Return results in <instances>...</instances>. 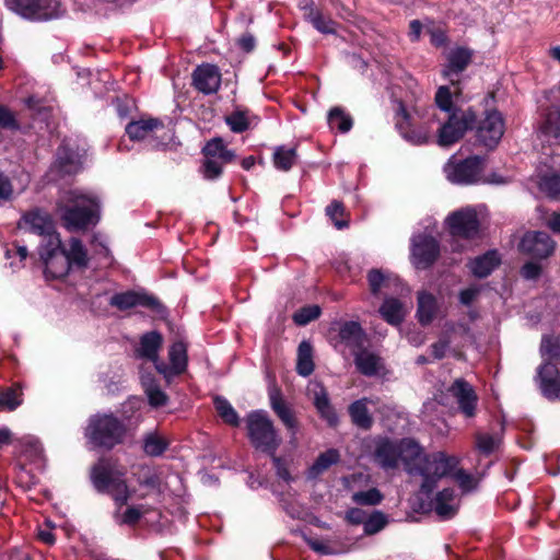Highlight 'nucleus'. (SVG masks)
Instances as JSON below:
<instances>
[{"label": "nucleus", "mask_w": 560, "mask_h": 560, "mask_svg": "<svg viewBox=\"0 0 560 560\" xmlns=\"http://www.w3.org/2000/svg\"><path fill=\"white\" fill-rule=\"evenodd\" d=\"M434 102L436 107L446 114V119L440 122L436 130L435 143L441 148L452 147L474 128L477 120V110L472 106L462 108L455 105L447 85L438 89Z\"/></svg>", "instance_id": "f257e3e1"}, {"label": "nucleus", "mask_w": 560, "mask_h": 560, "mask_svg": "<svg viewBox=\"0 0 560 560\" xmlns=\"http://www.w3.org/2000/svg\"><path fill=\"white\" fill-rule=\"evenodd\" d=\"M57 208L63 228L70 232L86 231L101 220V202L96 197L71 192Z\"/></svg>", "instance_id": "f03ea898"}, {"label": "nucleus", "mask_w": 560, "mask_h": 560, "mask_svg": "<svg viewBox=\"0 0 560 560\" xmlns=\"http://www.w3.org/2000/svg\"><path fill=\"white\" fill-rule=\"evenodd\" d=\"M125 469L117 468L116 464L106 457L100 458L90 469V480L94 489L100 493H107L120 509L132 497L125 478Z\"/></svg>", "instance_id": "7ed1b4c3"}, {"label": "nucleus", "mask_w": 560, "mask_h": 560, "mask_svg": "<svg viewBox=\"0 0 560 560\" xmlns=\"http://www.w3.org/2000/svg\"><path fill=\"white\" fill-rule=\"evenodd\" d=\"M127 433L126 424L113 413L90 417L84 435L94 447L112 450L121 444Z\"/></svg>", "instance_id": "20e7f679"}, {"label": "nucleus", "mask_w": 560, "mask_h": 560, "mask_svg": "<svg viewBox=\"0 0 560 560\" xmlns=\"http://www.w3.org/2000/svg\"><path fill=\"white\" fill-rule=\"evenodd\" d=\"M201 164L199 172L207 180H217L223 174L225 165L233 163L237 155L220 137L212 138L201 149Z\"/></svg>", "instance_id": "39448f33"}, {"label": "nucleus", "mask_w": 560, "mask_h": 560, "mask_svg": "<svg viewBox=\"0 0 560 560\" xmlns=\"http://www.w3.org/2000/svg\"><path fill=\"white\" fill-rule=\"evenodd\" d=\"M395 103L397 107L394 121L395 128L399 135L413 145H422L432 142L433 133L430 124L434 121H438L439 124L442 122L441 119L438 118L436 114L433 113L427 121L416 125L404 101L396 100Z\"/></svg>", "instance_id": "423d86ee"}, {"label": "nucleus", "mask_w": 560, "mask_h": 560, "mask_svg": "<svg viewBox=\"0 0 560 560\" xmlns=\"http://www.w3.org/2000/svg\"><path fill=\"white\" fill-rule=\"evenodd\" d=\"M459 464V458L450 456L444 452H436L427 455L421 467L418 468V474L422 477L421 491L430 494L436 487L438 481L445 476L451 475Z\"/></svg>", "instance_id": "0eeeda50"}, {"label": "nucleus", "mask_w": 560, "mask_h": 560, "mask_svg": "<svg viewBox=\"0 0 560 560\" xmlns=\"http://www.w3.org/2000/svg\"><path fill=\"white\" fill-rule=\"evenodd\" d=\"M248 438L252 444L268 454L276 453L281 443L272 421L261 411L250 412L246 418Z\"/></svg>", "instance_id": "6e6552de"}, {"label": "nucleus", "mask_w": 560, "mask_h": 560, "mask_svg": "<svg viewBox=\"0 0 560 560\" xmlns=\"http://www.w3.org/2000/svg\"><path fill=\"white\" fill-rule=\"evenodd\" d=\"M487 159L481 155H470L463 160L451 159L444 172L446 178L456 185L471 186L482 182V173L486 170Z\"/></svg>", "instance_id": "1a4fd4ad"}, {"label": "nucleus", "mask_w": 560, "mask_h": 560, "mask_svg": "<svg viewBox=\"0 0 560 560\" xmlns=\"http://www.w3.org/2000/svg\"><path fill=\"white\" fill-rule=\"evenodd\" d=\"M38 254L45 266L46 277L61 279L68 276L71 266L67 259L66 248L62 245L60 235H54L51 241L42 244Z\"/></svg>", "instance_id": "9d476101"}, {"label": "nucleus", "mask_w": 560, "mask_h": 560, "mask_svg": "<svg viewBox=\"0 0 560 560\" xmlns=\"http://www.w3.org/2000/svg\"><path fill=\"white\" fill-rule=\"evenodd\" d=\"M471 130L476 131L477 142L492 151L499 145L505 132L504 117L502 113L495 108L486 109L483 117L480 120H476Z\"/></svg>", "instance_id": "9b49d317"}, {"label": "nucleus", "mask_w": 560, "mask_h": 560, "mask_svg": "<svg viewBox=\"0 0 560 560\" xmlns=\"http://www.w3.org/2000/svg\"><path fill=\"white\" fill-rule=\"evenodd\" d=\"M108 304L121 312L141 306L153 312L160 317H165L167 315V308L163 303L155 295L149 294L143 290H127L125 292L115 293L110 296Z\"/></svg>", "instance_id": "f8f14e48"}, {"label": "nucleus", "mask_w": 560, "mask_h": 560, "mask_svg": "<svg viewBox=\"0 0 560 560\" xmlns=\"http://www.w3.org/2000/svg\"><path fill=\"white\" fill-rule=\"evenodd\" d=\"M9 10L30 21H48L59 16L57 0H5Z\"/></svg>", "instance_id": "ddd939ff"}, {"label": "nucleus", "mask_w": 560, "mask_h": 560, "mask_svg": "<svg viewBox=\"0 0 560 560\" xmlns=\"http://www.w3.org/2000/svg\"><path fill=\"white\" fill-rule=\"evenodd\" d=\"M537 381L546 398L560 399V352H547L538 368Z\"/></svg>", "instance_id": "4468645a"}, {"label": "nucleus", "mask_w": 560, "mask_h": 560, "mask_svg": "<svg viewBox=\"0 0 560 560\" xmlns=\"http://www.w3.org/2000/svg\"><path fill=\"white\" fill-rule=\"evenodd\" d=\"M557 243L544 231H529L522 237L518 248L535 260H546L555 254Z\"/></svg>", "instance_id": "2eb2a0df"}, {"label": "nucleus", "mask_w": 560, "mask_h": 560, "mask_svg": "<svg viewBox=\"0 0 560 560\" xmlns=\"http://www.w3.org/2000/svg\"><path fill=\"white\" fill-rule=\"evenodd\" d=\"M18 228L44 236L45 243L51 241L54 235H60L56 231L50 213L38 207L25 211L18 222Z\"/></svg>", "instance_id": "dca6fc26"}, {"label": "nucleus", "mask_w": 560, "mask_h": 560, "mask_svg": "<svg viewBox=\"0 0 560 560\" xmlns=\"http://www.w3.org/2000/svg\"><path fill=\"white\" fill-rule=\"evenodd\" d=\"M440 254V243L434 236L418 234L412 238L411 256L417 268H430L439 259Z\"/></svg>", "instance_id": "f3484780"}, {"label": "nucleus", "mask_w": 560, "mask_h": 560, "mask_svg": "<svg viewBox=\"0 0 560 560\" xmlns=\"http://www.w3.org/2000/svg\"><path fill=\"white\" fill-rule=\"evenodd\" d=\"M446 222L450 234L454 237L471 240L479 233L480 222L477 212L471 208L454 211Z\"/></svg>", "instance_id": "a211bd4d"}, {"label": "nucleus", "mask_w": 560, "mask_h": 560, "mask_svg": "<svg viewBox=\"0 0 560 560\" xmlns=\"http://www.w3.org/2000/svg\"><path fill=\"white\" fill-rule=\"evenodd\" d=\"M140 358L152 362L165 378L182 373L187 365L186 352H139Z\"/></svg>", "instance_id": "6ab92c4d"}, {"label": "nucleus", "mask_w": 560, "mask_h": 560, "mask_svg": "<svg viewBox=\"0 0 560 560\" xmlns=\"http://www.w3.org/2000/svg\"><path fill=\"white\" fill-rule=\"evenodd\" d=\"M51 168L60 177L75 175L83 168V154L78 147L62 142L56 150Z\"/></svg>", "instance_id": "aec40b11"}, {"label": "nucleus", "mask_w": 560, "mask_h": 560, "mask_svg": "<svg viewBox=\"0 0 560 560\" xmlns=\"http://www.w3.org/2000/svg\"><path fill=\"white\" fill-rule=\"evenodd\" d=\"M455 399L459 412L465 418H474L477 415L478 395L474 387L464 378H456L448 388Z\"/></svg>", "instance_id": "412c9836"}, {"label": "nucleus", "mask_w": 560, "mask_h": 560, "mask_svg": "<svg viewBox=\"0 0 560 560\" xmlns=\"http://www.w3.org/2000/svg\"><path fill=\"white\" fill-rule=\"evenodd\" d=\"M221 72L218 66L202 63L191 73L192 86L205 95L214 94L221 86Z\"/></svg>", "instance_id": "4be33fe9"}, {"label": "nucleus", "mask_w": 560, "mask_h": 560, "mask_svg": "<svg viewBox=\"0 0 560 560\" xmlns=\"http://www.w3.org/2000/svg\"><path fill=\"white\" fill-rule=\"evenodd\" d=\"M307 396L312 400L320 418L330 427L337 425L338 416L330 402L328 392L324 385L319 382H311L307 386Z\"/></svg>", "instance_id": "5701e85b"}, {"label": "nucleus", "mask_w": 560, "mask_h": 560, "mask_svg": "<svg viewBox=\"0 0 560 560\" xmlns=\"http://www.w3.org/2000/svg\"><path fill=\"white\" fill-rule=\"evenodd\" d=\"M338 338L340 345L350 350H368V337L360 323L347 320L339 324Z\"/></svg>", "instance_id": "b1692460"}, {"label": "nucleus", "mask_w": 560, "mask_h": 560, "mask_svg": "<svg viewBox=\"0 0 560 560\" xmlns=\"http://www.w3.org/2000/svg\"><path fill=\"white\" fill-rule=\"evenodd\" d=\"M399 460L405 465L406 470L410 475L418 474L427 454L423 453L421 446L411 439H404L398 442Z\"/></svg>", "instance_id": "393cba45"}, {"label": "nucleus", "mask_w": 560, "mask_h": 560, "mask_svg": "<svg viewBox=\"0 0 560 560\" xmlns=\"http://www.w3.org/2000/svg\"><path fill=\"white\" fill-rule=\"evenodd\" d=\"M474 51L464 46L452 49L447 56V65L443 70L445 78L452 74H459L464 72L472 61Z\"/></svg>", "instance_id": "a878e982"}, {"label": "nucleus", "mask_w": 560, "mask_h": 560, "mask_svg": "<svg viewBox=\"0 0 560 560\" xmlns=\"http://www.w3.org/2000/svg\"><path fill=\"white\" fill-rule=\"evenodd\" d=\"M501 264V257L495 249L487 250L471 260L469 267L471 273L479 279L490 276Z\"/></svg>", "instance_id": "bb28decb"}, {"label": "nucleus", "mask_w": 560, "mask_h": 560, "mask_svg": "<svg viewBox=\"0 0 560 560\" xmlns=\"http://www.w3.org/2000/svg\"><path fill=\"white\" fill-rule=\"evenodd\" d=\"M270 406L276 415L280 418L283 424L295 434L298 429V421L292 410L288 407L282 398L281 392L277 387L269 390Z\"/></svg>", "instance_id": "cd10ccee"}, {"label": "nucleus", "mask_w": 560, "mask_h": 560, "mask_svg": "<svg viewBox=\"0 0 560 560\" xmlns=\"http://www.w3.org/2000/svg\"><path fill=\"white\" fill-rule=\"evenodd\" d=\"M375 462L384 469H394L399 463L398 443L383 440L377 443L374 452Z\"/></svg>", "instance_id": "c85d7f7f"}, {"label": "nucleus", "mask_w": 560, "mask_h": 560, "mask_svg": "<svg viewBox=\"0 0 560 560\" xmlns=\"http://www.w3.org/2000/svg\"><path fill=\"white\" fill-rule=\"evenodd\" d=\"M160 128H164L163 121L159 118L150 117L129 121L125 131L130 140L139 141Z\"/></svg>", "instance_id": "c756f323"}, {"label": "nucleus", "mask_w": 560, "mask_h": 560, "mask_svg": "<svg viewBox=\"0 0 560 560\" xmlns=\"http://www.w3.org/2000/svg\"><path fill=\"white\" fill-rule=\"evenodd\" d=\"M438 311V302L435 296L430 292H420L418 294L417 317L421 325H429L435 317Z\"/></svg>", "instance_id": "7c9ffc66"}, {"label": "nucleus", "mask_w": 560, "mask_h": 560, "mask_svg": "<svg viewBox=\"0 0 560 560\" xmlns=\"http://www.w3.org/2000/svg\"><path fill=\"white\" fill-rule=\"evenodd\" d=\"M373 402L369 398H362L353 401L349 406V415L351 417L352 422L364 430H368L372 427L373 418L368 410V404Z\"/></svg>", "instance_id": "2f4dec72"}, {"label": "nucleus", "mask_w": 560, "mask_h": 560, "mask_svg": "<svg viewBox=\"0 0 560 560\" xmlns=\"http://www.w3.org/2000/svg\"><path fill=\"white\" fill-rule=\"evenodd\" d=\"M70 248L66 249L67 259L71 267L85 269L89 266L90 258L88 250L78 237H71L69 241Z\"/></svg>", "instance_id": "473e14b6"}, {"label": "nucleus", "mask_w": 560, "mask_h": 560, "mask_svg": "<svg viewBox=\"0 0 560 560\" xmlns=\"http://www.w3.org/2000/svg\"><path fill=\"white\" fill-rule=\"evenodd\" d=\"M355 363L359 371L368 376L380 374L384 370L381 358L374 352H358Z\"/></svg>", "instance_id": "72a5a7b5"}, {"label": "nucleus", "mask_w": 560, "mask_h": 560, "mask_svg": "<svg viewBox=\"0 0 560 560\" xmlns=\"http://www.w3.org/2000/svg\"><path fill=\"white\" fill-rule=\"evenodd\" d=\"M382 317L390 325L398 326L404 320L402 303L396 298H387L380 307Z\"/></svg>", "instance_id": "f704fd0d"}, {"label": "nucleus", "mask_w": 560, "mask_h": 560, "mask_svg": "<svg viewBox=\"0 0 560 560\" xmlns=\"http://www.w3.org/2000/svg\"><path fill=\"white\" fill-rule=\"evenodd\" d=\"M141 383L144 388V393L148 396L149 404L154 407L165 406L168 397L167 395L160 388L154 378L150 375L142 374Z\"/></svg>", "instance_id": "c9c22d12"}, {"label": "nucleus", "mask_w": 560, "mask_h": 560, "mask_svg": "<svg viewBox=\"0 0 560 560\" xmlns=\"http://www.w3.org/2000/svg\"><path fill=\"white\" fill-rule=\"evenodd\" d=\"M305 9V18L322 34H335L337 23L330 18H325L320 11L312 5Z\"/></svg>", "instance_id": "e433bc0d"}, {"label": "nucleus", "mask_w": 560, "mask_h": 560, "mask_svg": "<svg viewBox=\"0 0 560 560\" xmlns=\"http://www.w3.org/2000/svg\"><path fill=\"white\" fill-rule=\"evenodd\" d=\"M298 159L296 148H285L279 145L275 149L272 154V162L277 170L288 172L295 164Z\"/></svg>", "instance_id": "4c0bfd02"}, {"label": "nucleus", "mask_w": 560, "mask_h": 560, "mask_svg": "<svg viewBox=\"0 0 560 560\" xmlns=\"http://www.w3.org/2000/svg\"><path fill=\"white\" fill-rule=\"evenodd\" d=\"M454 490L450 488L443 489L436 494L434 501V510L439 516L443 518H450L455 514L456 509L451 504V502L454 500Z\"/></svg>", "instance_id": "58836bf2"}, {"label": "nucleus", "mask_w": 560, "mask_h": 560, "mask_svg": "<svg viewBox=\"0 0 560 560\" xmlns=\"http://www.w3.org/2000/svg\"><path fill=\"white\" fill-rule=\"evenodd\" d=\"M22 388L20 384L0 389V409L14 410L22 404Z\"/></svg>", "instance_id": "ea45409f"}, {"label": "nucleus", "mask_w": 560, "mask_h": 560, "mask_svg": "<svg viewBox=\"0 0 560 560\" xmlns=\"http://www.w3.org/2000/svg\"><path fill=\"white\" fill-rule=\"evenodd\" d=\"M326 215L332 221L334 225L338 229H345L349 226V214L346 211L342 201L332 200L325 209Z\"/></svg>", "instance_id": "a19ab883"}, {"label": "nucleus", "mask_w": 560, "mask_h": 560, "mask_svg": "<svg viewBox=\"0 0 560 560\" xmlns=\"http://www.w3.org/2000/svg\"><path fill=\"white\" fill-rule=\"evenodd\" d=\"M167 446L168 442L154 432L148 433L143 439V452L148 456H160L166 451Z\"/></svg>", "instance_id": "79ce46f5"}, {"label": "nucleus", "mask_w": 560, "mask_h": 560, "mask_svg": "<svg viewBox=\"0 0 560 560\" xmlns=\"http://www.w3.org/2000/svg\"><path fill=\"white\" fill-rule=\"evenodd\" d=\"M328 124L331 128H337L340 132H348L353 126V119L340 107H332L328 113Z\"/></svg>", "instance_id": "37998d69"}, {"label": "nucleus", "mask_w": 560, "mask_h": 560, "mask_svg": "<svg viewBox=\"0 0 560 560\" xmlns=\"http://www.w3.org/2000/svg\"><path fill=\"white\" fill-rule=\"evenodd\" d=\"M322 315V308L319 305L310 304L300 307L292 315V320L298 326H306L311 322L316 320Z\"/></svg>", "instance_id": "c03bdc74"}, {"label": "nucleus", "mask_w": 560, "mask_h": 560, "mask_svg": "<svg viewBox=\"0 0 560 560\" xmlns=\"http://www.w3.org/2000/svg\"><path fill=\"white\" fill-rule=\"evenodd\" d=\"M539 189L551 199L560 198V172L541 176Z\"/></svg>", "instance_id": "a18cd8bd"}, {"label": "nucleus", "mask_w": 560, "mask_h": 560, "mask_svg": "<svg viewBox=\"0 0 560 560\" xmlns=\"http://www.w3.org/2000/svg\"><path fill=\"white\" fill-rule=\"evenodd\" d=\"M339 459V452L335 448H330L318 455L317 459L311 467V472L313 475H319L327 470L331 465L337 464Z\"/></svg>", "instance_id": "49530a36"}, {"label": "nucleus", "mask_w": 560, "mask_h": 560, "mask_svg": "<svg viewBox=\"0 0 560 560\" xmlns=\"http://www.w3.org/2000/svg\"><path fill=\"white\" fill-rule=\"evenodd\" d=\"M214 406L223 421L232 427H238L240 417L232 405L224 398L215 397Z\"/></svg>", "instance_id": "de8ad7c7"}, {"label": "nucleus", "mask_w": 560, "mask_h": 560, "mask_svg": "<svg viewBox=\"0 0 560 560\" xmlns=\"http://www.w3.org/2000/svg\"><path fill=\"white\" fill-rule=\"evenodd\" d=\"M540 130L544 135L559 138L560 137V110L550 109L541 124Z\"/></svg>", "instance_id": "09e8293b"}, {"label": "nucleus", "mask_w": 560, "mask_h": 560, "mask_svg": "<svg viewBox=\"0 0 560 560\" xmlns=\"http://www.w3.org/2000/svg\"><path fill=\"white\" fill-rule=\"evenodd\" d=\"M170 331V348L168 350H187L190 343L187 340L186 331L172 323H167Z\"/></svg>", "instance_id": "8fccbe9b"}, {"label": "nucleus", "mask_w": 560, "mask_h": 560, "mask_svg": "<svg viewBox=\"0 0 560 560\" xmlns=\"http://www.w3.org/2000/svg\"><path fill=\"white\" fill-rule=\"evenodd\" d=\"M383 494L376 488L368 491H357L352 494V501L360 505H377L382 502Z\"/></svg>", "instance_id": "3c124183"}, {"label": "nucleus", "mask_w": 560, "mask_h": 560, "mask_svg": "<svg viewBox=\"0 0 560 560\" xmlns=\"http://www.w3.org/2000/svg\"><path fill=\"white\" fill-rule=\"evenodd\" d=\"M225 122L235 133H242L249 128V121L244 110H234L225 117Z\"/></svg>", "instance_id": "603ef678"}, {"label": "nucleus", "mask_w": 560, "mask_h": 560, "mask_svg": "<svg viewBox=\"0 0 560 560\" xmlns=\"http://www.w3.org/2000/svg\"><path fill=\"white\" fill-rule=\"evenodd\" d=\"M387 524L386 515L381 511L373 512L364 522V533L366 535H374L381 532Z\"/></svg>", "instance_id": "864d4df0"}, {"label": "nucleus", "mask_w": 560, "mask_h": 560, "mask_svg": "<svg viewBox=\"0 0 560 560\" xmlns=\"http://www.w3.org/2000/svg\"><path fill=\"white\" fill-rule=\"evenodd\" d=\"M20 128L15 114L8 106L0 104V129L18 131Z\"/></svg>", "instance_id": "5fc2aeb1"}, {"label": "nucleus", "mask_w": 560, "mask_h": 560, "mask_svg": "<svg viewBox=\"0 0 560 560\" xmlns=\"http://www.w3.org/2000/svg\"><path fill=\"white\" fill-rule=\"evenodd\" d=\"M149 512V508L145 505L129 506L119 516L118 522L126 525H135L141 518V516Z\"/></svg>", "instance_id": "6e6d98bb"}, {"label": "nucleus", "mask_w": 560, "mask_h": 560, "mask_svg": "<svg viewBox=\"0 0 560 560\" xmlns=\"http://www.w3.org/2000/svg\"><path fill=\"white\" fill-rule=\"evenodd\" d=\"M163 342V336L156 330L148 331L140 338V348L138 350H160Z\"/></svg>", "instance_id": "4d7b16f0"}, {"label": "nucleus", "mask_w": 560, "mask_h": 560, "mask_svg": "<svg viewBox=\"0 0 560 560\" xmlns=\"http://www.w3.org/2000/svg\"><path fill=\"white\" fill-rule=\"evenodd\" d=\"M315 368L312 352H299L296 360V372L301 376H308L313 373Z\"/></svg>", "instance_id": "13d9d810"}, {"label": "nucleus", "mask_w": 560, "mask_h": 560, "mask_svg": "<svg viewBox=\"0 0 560 560\" xmlns=\"http://www.w3.org/2000/svg\"><path fill=\"white\" fill-rule=\"evenodd\" d=\"M540 260L532 259L526 261L520 270V275L525 280H538L542 273V266Z\"/></svg>", "instance_id": "bf43d9fd"}, {"label": "nucleus", "mask_w": 560, "mask_h": 560, "mask_svg": "<svg viewBox=\"0 0 560 560\" xmlns=\"http://www.w3.org/2000/svg\"><path fill=\"white\" fill-rule=\"evenodd\" d=\"M112 104L114 105L115 110L120 119H126L130 116L131 109L133 107V101L127 95L116 96Z\"/></svg>", "instance_id": "052dcab7"}, {"label": "nucleus", "mask_w": 560, "mask_h": 560, "mask_svg": "<svg viewBox=\"0 0 560 560\" xmlns=\"http://www.w3.org/2000/svg\"><path fill=\"white\" fill-rule=\"evenodd\" d=\"M366 278L371 293L373 295H377L380 293L381 288L385 283V275L380 269H371L368 272Z\"/></svg>", "instance_id": "680f3d73"}, {"label": "nucleus", "mask_w": 560, "mask_h": 560, "mask_svg": "<svg viewBox=\"0 0 560 560\" xmlns=\"http://www.w3.org/2000/svg\"><path fill=\"white\" fill-rule=\"evenodd\" d=\"M452 477L464 492L471 491L476 487L474 477L464 469H457Z\"/></svg>", "instance_id": "e2e57ef3"}, {"label": "nucleus", "mask_w": 560, "mask_h": 560, "mask_svg": "<svg viewBox=\"0 0 560 560\" xmlns=\"http://www.w3.org/2000/svg\"><path fill=\"white\" fill-rule=\"evenodd\" d=\"M495 440L492 435L477 433L476 434V446L477 448L485 453L490 454L495 448Z\"/></svg>", "instance_id": "0e129e2a"}, {"label": "nucleus", "mask_w": 560, "mask_h": 560, "mask_svg": "<svg viewBox=\"0 0 560 560\" xmlns=\"http://www.w3.org/2000/svg\"><path fill=\"white\" fill-rule=\"evenodd\" d=\"M369 477L364 474L358 472L342 478L345 488L349 491H353L361 483H368Z\"/></svg>", "instance_id": "69168bd1"}, {"label": "nucleus", "mask_w": 560, "mask_h": 560, "mask_svg": "<svg viewBox=\"0 0 560 560\" xmlns=\"http://www.w3.org/2000/svg\"><path fill=\"white\" fill-rule=\"evenodd\" d=\"M13 196V185L10 178L0 171V200H10Z\"/></svg>", "instance_id": "338daca9"}, {"label": "nucleus", "mask_w": 560, "mask_h": 560, "mask_svg": "<svg viewBox=\"0 0 560 560\" xmlns=\"http://www.w3.org/2000/svg\"><path fill=\"white\" fill-rule=\"evenodd\" d=\"M479 293L480 289L477 287H469L463 289L458 295L459 302L465 306H470L472 302L477 299Z\"/></svg>", "instance_id": "774afa93"}]
</instances>
